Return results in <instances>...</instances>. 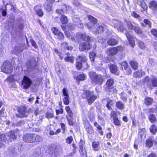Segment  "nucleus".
Returning <instances> with one entry per match:
<instances>
[{
    "label": "nucleus",
    "mask_w": 157,
    "mask_h": 157,
    "mask_svg": "<svg viewBox=\"0 0 157 157\" xmlns=\"http://www.w3.org/2000/svg\"><path fill=\"white\" fill-rule=\"evenodd\" d=\"M23 141L27 143L37 142L42 141V137L39 135L35 134H27L23 137Z\"/></svg>",
    "instance_id": "1"
},
{
    "label": "nucleus",
    "mask_w": 157,
    "mask_h": 157,
    "mask_svg": "<svg viewBox=\"0 0 157 157\" xmlns=\"http://www.w3.org/2000/svg\"><path fill=\"white\" fill-rule=\"evenodd\" d=\"M89 75L92 83L95 85H101L104 81L103 76L100 74H98L94 72H90Z\"/></svg>",
    "instance_id": "2"
},
{
    "label": "nucleus",
    "mask_w": 157,
    "mask_h": 157,
    "mask_svg": "<svg viewBox=\"0 0 157 157\" xmlns=\"http://www.w3.org/2000/svg\"><path fill=\"white\" fill-rule=\"evenodd\" d=\"M87 17L90 21L86 24L87 27L89 29L92 30L95 28V25L97 22L98 20L96 18L90 15H87Z\"/></svg>",
    "instance_id": "3"
},
{
    "label": "nucleus",
    "mask_w": 157,
    "mask_h": 157,
    "mask_svg": "<svg viewBox=\"0 0 157 157\" xmlns=\"http://www.w3.org/2000/svg\"><path fill=\"white\" fill-rule=\"evenodd\" d=\"M1 69L2 72L7 74L11 73L13 71L11 65L9 62L7 61L4 62Z\"/></svg>",
    "instance_id": "4"
},
{
    "label": "nucleus",
    "mask_w": 157,
    "mask_h": 157,
    "mask_svg": "<svg viewBox=\"0 0 157 157\" xmlns=\"http://www.w3.org/2000/svg\"><path fill=\"white\" fill-rule=\"evenodd\" d=\"M32 83L31 79L27 76H25L24 77L22 81L21 85L24 89H27L29 88Z\"/></svg>",
    "instance_id": "5"
},
{
    "label": "nucleus",
    "mask_w": 157,
    "mask_h": 157,
    "mask_svg": "<svg viewBox=\"0 0 157 157\" xmlns=\"http://www.w3.org/2000/svg\"><path fill=\"white\" fill-rule=\"evenodd\" d=\"M85 142L81 139L79 143V151L81 157H87L86 152V149L84 147Z\"/></svg>",
    "instance_id": "6"
},
{
    "label": "nucleus",
    "mask_w": 157,
    "mask_h": 157,
    "mask_svg": "<svg viewBox=\"0 0 157 157\" xmlns=\"http://www.w3.org/2000/svg\"><path fill=\"white\" fill-rule=\"evenodd\" d=\"M114 81V79L112 78H109L107 80L104 86V88L105 91L110 92V90L113 88Z\"/></svg>",
    "instance_id": "7"
},
{
    "label": "nucleus",
    "mask_w": 157,
    "mask_h": 157,
    "mask_svg": "<svg viewBox=\"0 0 157 157\" xmlns=\"http://www.w3.org/2000/svg\"><path fill=\"white\" fill-rule=\"evenodd\" d=\"M121 67L122 70L127 75H130L132 72L131 69L128 66V64L125 61H123L121 63Z\"/></svg>",
    "instance_id": "8"
},
{
    "label": "nucleus",
    "mask_w": 157,
    "mask_h": 157,
    "mask_svg": "<svg viewBox=\"0 0 157 157\" xmlns=\"http://www.w3.org/2000/svg\"><path fill=\"white\" fill-rule=\"evenodd\" d=\"M18 131L16 130L14 131H11L9 132L6 135L7 137L9 140V141L10 140V142L11 141L10 139H12L13 140H15L18 134Z\"/></svg>",
    "instance_id": "9"
},
{
    "label": "nucleus",
    "mask_w": 157,
    "mask_h": 157,
    "mask_svg": "<svg viewBox=\"0 0 157 157\" xmlns=\"http://www.w3.org/2000/svg\"><path fill=\"white\" fill-rule=\"evenodd\" d=\"M125 35L129 41L130 44L132 47H134L135 45V40L137 41V39L136 38H134L133 36L130 34L128 32H126Z\"/></svg>",
    "instance_id": "10"
},
{
    "label": "nucleus",
    "mask_w": 157,
    "mask_h": 157,
    "mask_svg": "<svg viewBox=\"0 0 157 157\" xmlns=\"http://www.w3.org/2000/svg\"><path fill=\"white\" fill-rule=\"evenodd\" d=\"M91 47V45L87 42H82L81 43L79 46V48L80 51H83L86 50H90Z\"/></svg>",
    "instance_id": "11"
},
{
    "label": "nucleus",
    "mask_w": 157,
    "mask_h": 157,
    "mask_svg": "<svg viewBox=\"0 0 157 157\" xmlns=\"http://www.w3.org/2000/svg\"><path fill=\"white\" fill-rule=\"evenodd\" d=\"M113 23L114 25V27L116 28L117 30L121 32L123 31L124 27L122 24L121 22L116 19H114L113 20Z\"/></svg>",
    "instance_id": "12"
},
{
    "label": "nucleus",
    "mask_w": 157,
    "mask_h": 157,
    "mask_svg": "<svg viewBox=\"0 0 157 157\" xmlns=\"http://www.w3.org/2000/svg\"><path fill=\"white\" fill-rule=\"evenodd\" d=\"M36 63L35 59L34 57L32 58L27 63V66L28 69L31 70H33L36 65Z\"/></svg>",
    "instance_id": "13"
},
{
    "label": "nucleus",
    "mask_w": 157,
    "mask_h": 157,
    "mask_svg": "<svg viewBox=\"0 0 157 157\" xmlns=\"http://www.w3.org/2000/svg\"><path fill=\"white\" fill-rule=\"evenodd\" d=\"M118 52L117 48L116 47H113L110 48H107L106 52L109 55L114 56Z\"/></svg>",
    "instance_id": "14"
},
{
    "label": "nucleus",
    "mask_w": 157,
    "mask_h": 157,
    "mask_svg": "<svg viewBox=\"0 0 157 157\" xmlns=\"http://www.w3.org/2000/svg\"><path fill=\"white\" fill-rule=\"evenodd\" d=\"M109 68L110 72L112 74H114L117 75L119 74L118 72V67L117 66L114 64H110L109 65Z\"/></svg>",
    "instance_id": "15"
},
{
    "label": "nucleus",
    "mask_w": 157,
    "mask_h": 157,
    "mask_svg": "<svg viewBox=\"0 0 157 157\" xmlns=\"http://www.w3.org/2000/svg\"><path fill=\"white\" fill-rule=\"evenodd\" d=\"M148 86L151 89L157 87V78L154 77L151 79V82L148 83Z\"/></svg>",
    "instance_id": "16"
},
{
    "label": "nucleus",
    "mask_w": 157,
    "mask_h": 157,
    "mask_svg": "<svg viewBox=\"0 0 157 157\" xmlns=\"http://www.w3.org/2000/svg\"><path fill=\"white\" fill-rule=\"evenodd\" d=\"M18 111L20 115H21V116L25 117L27 116L26 108L25 106H20L18 109Z\"/></svg>",
    "instance_id": "17"
},
{
    "label": "nucleus",
    "mask_w": 157,
    "mask_h": 157,
    "mask_svg": "<svg viewBox=\"0 0 157 157\" xmlns=\"http://www.w3.org/2000/svg\"><path fill=\"white\" fill-rule=\"evenodd\" d=\"M23 50V48L22 46H17L13 48L12 50V53L16 54L18 53L22 52Z\"/></svg>",
    "instance_id": "18"
},
{
    "label": "nucleus",
    "mask_w": 157,
    "mask_h": 157,
    "mask_svg": "<svg viewBox=\"0 0 157 157\" xmlns=\"http://www.w3.org/2000/svg\"><path fill=\"white\" fill-rule=\"evenodd\" d=\"M93 94V91L86 90L82 94V97L83 98H86L88 99Z\"/></svg>",
    "instance_id": "19"
},
{
    "label": "nucleus",
    "mask_w": 157,
    "mask_h": 157,
    "mask_svg": "<svg viewBox=\"0 0 157 157\" xmlns=\"http://www.w3.org/2000/svg\"><path fill=\"white\" fill-rule=\"evenodd\" d=\"M145 72L142 70H138L133 73V77L135 78H141L143 75H144Z\"/></svg>",
    "instance_id": "20"
},
{
    "label": "nucleus",
    "mask_w": 157,
    "mask_h": 157,
    "mask_svg": "<svg viewBox=\"0 0 157 157\" xmlns=\"http://www.w3.org/2000/svg\"><path fill=\"white\" fill-rule=\"evenodd\" d=\"M154 141L153 138L152 137H150L148 138L146 141V146L147 147L150 148L151 147L154 143Z\"/></svg>",
    "instance_id": "21"
},
{
    "label": "nucleus",
    "mask_w": 157,
    "mask_h": 157,
    "mask_svg": "<svg viewBox=\"0 0 157 157\" xmlns=\"http://www.w3.org/2000/svg\"><path fill=\"white\" fill-rule=\"evenodd\" d=\"M73 23L75 25L79 28H82L83 25L81 21L78 18H75L73 19Z\"/></svg>",
    "instance_id": "22"
},
{
    "label": "nucleus",
    "mask_w": 157,
    "mask_h": 157,
    "mask_svg": "<svg viewBox=\"0 0 157 157\" xmlns=\"http://www.w3.org/2000/svg\"><path fill=\"white\" fill-rule=\"evenodd\" d=\"M118 41L114 38L109 39L107 41V44L110 46H114L118 44Z\"/></svg>",
    "instance_id": "23"
},
{
    "label": "nucleus",
    "mask_w": 157,
    "mask_h": 157,
    "mask_svg": "<svg viewBox=\"0 0 157 157\" xmlns=\"http://www.w3.org/2000/svg\"><path fill=\"white\" fill-rule=\"evenodd\" d=\"M141 25L142 26L148 27L149 28L151 27V23L150 21L147 19H144L143 22L141 23Z\"/></svg>",
    "instance_id": "24"
},
{
    "label": "nucleus",
    "mask_w": 157,
    "mask_h": 157,
    "mask_svg": "<svg viewBox=\"0 0 157 157\" xmlns=\"http://www.w3.org/2000/svg\"><path fill=\"white\" fill-rule=\"evenodd\" d=\"M0 141L5 142L6 144L9 143V140L7 137L6 135H0Z\"/></svg>",
    "instance_id": "25"
},
{
    "label": "nucleus",
    "mask_w": 157,
    "mask_h": 157,
    "mask_svg": "<svg viewBox=\"0 0 157 157\" xmlns=\"http://www.w3.org/2000/svg\"><path fill=\"white\" fill-rule=\"evenodd\" d=\"M105 27L102 25H99L96 29L95 31H94L95 32L94 33L98 34L100 33H101L104 31Z\"/></svg>",
    "instance_id": "26"
},
{
    "label": "nucleus",
    "mask_w": 157,
    "mask_h": 157,
    "mask_svg": "<svg viewBox=\"0 0 157 157\" xmlns=\"http://www.w3.org/2000/svg\"><path fill=\"white\" fill-rule=\"evenodd\" d=\"M66 55H67V56L65 58V60L67 62H70L71 63H73L74 62V57L73 56L70 57V54L68 52L66 53Z\"/></svg>",
    "instance_id": "27"
},
{
    "label": "nucleus",
    "mask_w": 157,
    "mask_h": 157,
    "mask_svg": "<svg viewBox=\"0 0 157 157\" xmlns=\"http://www.w3.org/2000/svg\"><path fill=\"white\" fill-rule=\"evenodd\" d=\"M61 48L63 51H64V49H67V50H71L72 48L71 47H69L68 44L66 42L63 43L61 44Z\"/></svg>",
    "instance_id": "28"
},
{
    "label": "nucleus",
    "mask_w": 157,
    "mask_h": 157,
    "mask_svg": "<svg viewBox=\"0 0 157 157\" xmlns=\"http://www.w3.org/2000/svg\"><path fill=\"white\" fill-rule=\"evenodd\" d=\"M149 7L151 9H157V2L155 1L151 2L149 4Z\"/></svg>",
    "instance_id": "29"
},
{
    "label": "nucleus",
    "mask_w": 157,
    "mask_h": 157,
    "mask_svg": "<svg viewBox=\"0 0 157 157\" xmlns=\"http://www.w3.org/2000/svg\"><path fill=\"white\" fill-rule=\"evenodd\" d=\"M129 63L133 69L134 70L137 69L138 65L136 61L132 60Z\"/></svg>",
    "instance_id": "30"
},
{
    "label": "nucleus",
    "mask_w": 157,
    "mask_h": 157,
    "mask_svg": "<svg viewBox=\"0 0 157 157\" xmlns=\"http://www.w3.org/2000/svg\"><path fill=\"white\" fill-rule=\"evenodd\" d=\"M153 98L149 97L146 98L144 100V103L147 105H151L153 102Z\"/></svg>",
    "instance_id": "31"
},
{
    "label": "nucleus",
    "mask_w": 157,
    "mask_h": 157,
    "mask_svg": "<svg viewBox=\"0 0 157 157\" xmlns=\"http://www.w3.org/2000/svg\"><path fill=\"white\" fill-rule=\"evenodd\" d=\"M86 75L84 74L83 73L78 75L76 77V79L78 81H79L80 80H84L86 79Z\"/></svg>",
    "instance_id": "32"
},
{
    "label": "nucleus",
    "mask_w": 157,
    "mask_h": 157,
    "mask_svg": "<svg viewBox=\"0 0 157 157\" xmlns=\"http://www.w3.org/2000/svg\"><path fill=\"white\" fill-rule=\"evenodd\" d=\"M97 98V96L93 94L87 99V101L88 102V104L89 105H91V104L94 102Z\"/></svg>",
    "instance_id": "33"
},
{
    "label": "nucleus",
    "mask_w": 157,
    "mask_h": 157,
    "mask_svg": "<svg viewBox=\"0 0 157 157\" xmlns=\"http://www.w3.org/2000/svg\"><path fill=\"white\" fill-rule=\"evenodd\" d=\"M80 37L81 39L85 41H88L90 40V37L85 33L81 34Z\"/></svg>",
    "instance_id": "34"
},
{
    "label": "nucleus",
    "mask_w": 157,
    "mask_h": 157,
    "mask_svg": "<svg viewBox=\"0 0 157 157\" xmlns=\"http://www.w3.org/2000/svg\"><path fill=\"white\" fill-rule=\"evenodd\" d=\"M137 42L138 45L140 48L142 49H145L146 48V47L145 44L143 42L138 39H137Z\"/></svg>",
    "instance_id": "35"
},
{
    "label": "nucleus",
    "mask_w": 157,
    "mask_h": 157,
    "mask_svg": "<svg viewBox=\"0 0 157 157\" xmlns=\"http://www.w3.org/2000/svg\"><path fill=\"white\" fill-rule=\"evenodd\" d=\"M92 146L94 150L98 151L100 149L99 143L98 142H93L92 143Z\"/></svg>",
    "instance_id": "36"
},
{
    "label": "nucleus",
    "mask_w": 157,
    "mask_h": 157,
    "mask_svg": "<svg viewBox=\"0 0 157 157\" xmlns=\"http://www.w3.org/2000/svg\"><path fill=\"white\" fill-rule=\"evenodd\" d=\"M44 8L46 10H52V5L49 2H47L44 4Z\"/></svg>",
    "instance_id": "37"
},
{
    "label": "nucleus",
    "mask_w": 157,
    "mask_h": 157,
    "mask_svg": "<svg viewBox=\"0 0 157 157\" xmlns=\"http://www.w3.org/2000/svg\"><path fill=\"white\" fill-rule=\"evenodd\" d=\"M60 19L61 22L63 24H66L68 21L67 17L64 15H62L60 17Z\"/></svg>",
    "instance_id": "38"
},
{
    "label": "nucleus",
    "mask_w": 157,
    "mask_h": 157,
    "mask_svg": "<svg viewBox=\"0 0 157 157\" xmlns=\"http://www.w3.org/2000/svg\"><path fill=\"white\" fill-rule=\"evenodd\" d=\"M150 132L151 133L154 134L157 132V126L155 124L152 125L150 128Z\"/></svg>",
    "instance_id": "39"
},
{
    "label": "nucleus",
    "mask_w": 157,
    "mask_h": 157,
    "mask_svg": "<svg viewBox=\"0 0 157 157\" xmlns=\"http://www.w3.org/2000/svg\"><path fill=\"white\" fill-rule=\"evenodd\" d=\"M117 107L119 109H122L124 108V104L121 101H118L116 104Z\"/></svg>",
    "instance_id": "40"
},
{
    "label": "nucleus",
    "mask_w": 157,
    "mask_h": 157,
    "mask_svg": "<svg viewBox=\"0 0 157 157\" xmlns=\"http://www.w3.org/2000/svg\"><path fill=\"white\" fill-rule=\"evenodd\" d=\"M65 109L69 117H72L73 115V113L70 107L69 106H66Z\"/></svg>",
    "instance_id": "41"
},
{
    "label": "nucleus",
    "mask_w": 157,
    "mask_h": 157,
    "mask_svg": "<svg viewBox=\"0 0 157 157\" xmlns=\"http://www.w3.org/2000/svg\"><path fill=\"white\" fill-rule=\"evenodd\" d=\"M133 29L134 31L137 33L138 34H141L142 33V31L140 28L138 26H134Z\"/></svg>",
    "instance_id": "42"
},
{
    "label": "nucleus",
    "mask_w": 157,
    "mask_h": 157,
    "mask_svg": "<svg viewBox=\"0 0 157 157\" xmlns=\"http://www.w3.org/2000/svg\"><path fill=\"white\" fill-rule=\"evenodd\" d=\"M148 118L150 121L152 123L154 122L156 120L155 116L153 114L149 115Z\"/></svg>",
    "instance_id": "43"
},
{
    "label": "nucleus",
    "mask_w": 157,
    "mask_h": 157,
    "mask_svg": "<svg viewBox=\"0 0 157 157\" xmlns=\"http://www.w3.org/2000/svg\"><path fill=\"white\" fill-rule=\"evenodd\" d=\"M41 154L40 148H38L37 151H35L33 154V157H39V155Z\"/></svg>",
    "instance_id": "44"
},
{
    "label": "nucleus",
    "mask_w": 157,
    "mask_h": 157,
    "mask_svg": "<svg viewBox=\"0 0 157 157\" xmlns=\"http://www.w3.org/2000/svg\"><path fill=\"white\" fill-rule=\"evenodd\" d=\"M113 104V101L112 100H109L108 102L106 104V107L109 110H111L112 108L111 106H112Z\"/></svg>",
    "instance_id": "45"
},
{
    "label": "nucleus",
    "mask_w": 157,
    "mask_h": 157,
    "mask_svg": "<svg viewBox=\"0 0 157 157\" xmlns=\"http://www.w3.org/2000/svg\"><path fill=\"white\" fill-rule=\"evenodd\" d=\"M96 56V54L93 52H90L89 55V57L91 62L94 61V59Z\"/></svg>",
    "instance_id": "46"
},
{
    "label": "nucleus",
    "mask_w": 157,
    "mask_h": 157,
    "mask_svg": "<svg viewBox=\"0 0 157 157\" xmlns=\"http://www.w3.org/2000/svg\"><path fill=\"white\" fill-rule=\"evenodd\" d=\"M113 123L115 125H116L119 126L120 125V121L118 120V118L116 116L113 117Z\"/></svg>",
    "instance_id": "47"
},
{
    "label": "nucleus",
    "mask_w": 157,
    "mask_h": 157,
    "mask_svg": "<svg viewBox=\"0 0 157 157\" xmlns=\"http://www.w3.org/2000/svg\"><path fill=\"white\" fill-rule=\"evenodd\" d=\"M78 59L83 62H85L86 61V58L85 56L81 55L78 57Z\"/></svg>",
    "instance_id": "48"
},
{
    "label": "nucleus",
    "mask_w": 157,
    "mask_h": 157,
    "mask_svg": "<svg viewBox=\"0 0 157 157\" xmlns=\"http://www.w3.org/2000/svg\"><path fill=\"white\" fill-rule=\"evenodd\" d=\"M127 26L128 29L130 30H133L134 29V26L132 25L130 21H128L127 22Z\"/></svg>",
    "instance_id": "49"
},
{
    "label": "nucleus",
    "mask_w": 157,
    "mask_h": 157,
    "mask_svg": "<svg viewBox=\"0 0 157 157\" xmlns=\"http://www.w3.org/2000/svg\"><path fill=\"white\" fill-rule=\"evenodd\" d=\"M63 102L65 105H68L69 103V97H65L63 99Z\"/></svg>",
    "instance_id": "50"
},
{
    "label": "nucleus",
    "mask_w": 157,
    "mask_h": 157,
    "mask_svg": "<svg viewBox=\"0 0 157 157\" xmlns=\"http://www.w3.org/2000/svg\"><path fill=\"white\" fill-rule=\"evenodd\" d=\"M62 9H61V10H69L71 9V7L69 5H67L66 4H63L62 6Z\"/></svg>",
    "instance_id": "51"
},
{
    "label": "nucleus",
    "mask_w": 157,
    "mask_h": 157,
    "mask_svg": "<svg viewBox=\"0 0 157 157\" xmlns=\"http://www.w3.org/2000/svg\"><path fill=\"white\" fill-rule=\"evenodd\" d=\"M82 66V63L81 62L78 61L76 63V67L78 70H80Z\"/></svg>",
    "instance_id": "52"
},
{
    "label": "nucleus",
    "mask_w": 157,
    "mask_h": 157,
    "mask_svg": "<svg viewBox=\"0 0 157 157\" xmlns=\"http://www.w3.org/2000/svg\"><path fill=\"white\" fill-rule=\"evenodd\" d=\"M87 132L90 134H92L94 132L93 128L91 127L87 128L86 129Z\"/></svg>",
    "instance_id": "53"
},
{
    "label": "nucleus",
    "mask_w": 157,
    "mask_h": 157,
    "mask_svg": "<svg viewBox=\"0 0 157 157\" xmlns=\"http://www.w3.org/2000/svg\"><path fill=\"white\" fill-rule=\"evenodd\" d=\"M63 93L65 97H69V94L66 88H64L63 90Z\"/></svg>",
    "instance_id": "54"
},
{
    "label": "nucleus",
    "mask_w": 157,
    "mask_h": 157,
    "mask_svg": "<svg viewBox=\"0 0 157 157\" xmlns=\"http://www.w3.org/2000/svg\"><path fill=\"white\" fill-rule=\"evenodd\" d=\"M73 140V138L72 136H70L69 137H67L66 139V142L67 143H68L70 144L71 143L72 141Z\"/></svg>",
    "instance_id": "55"
},
{
    "label": "nucleus",
    "mask_w": 157,
    "mask_h": 157,
    "mask_svg": "<svg viewBox=\"0 0 157 157\" xmlns=\"http://www.w3.org/2000/svg\"><path fill=\"white\" fill-rule=\"evenodd\" d=\"M58 34L56 35L57 36L58 39H62L64 38V36L62 33L60 32L58 33Z\"/></svg>",
    "instance_id": "56"
},
{
    "label": "nucleus",
    "mask_w": 157,
    "mask_h": 157,
    "mask_svg": "<svg viewBox=\"0 0 157 157\" xmlns=\"http://www.w3.org/2000/svg\"><path fill=\"white\" fill-rule=\"evenodd\" d=\"M25 123V121L24 120H21L17 122V125L18 126H23Z\"/></svg>",
    "instance_id": "57"
},
{
    "label": "nucleus",
    "mask_w": 157,
    "mask_h": 157,
    "mask_svg": "<svg viewBox=\"0 0 157 157\" xmlns=\"http://www.w3.org/2000/svg\"><path fill=\"white\" fill-rule=\"evenodd\" d=\"M52 30L54 35H56L59 32V31L56 28L53 27L52 29Z\"/></svg>",
    "instance_id": "58"
},
{
    "label": "nucleus",
    "mask_w": 157,
    "mask_h": 157,
    "mask_svg": "<svg viewBox=\"0 0 157 157\" xmlns=\"http://www.w3.org/2000/svg\"><path fill=\"white\" fill-rule=\"evenodd\" d=\"M67 26L69 30H73L75 29V26L70 23L68 24Z\"/></svg>",
    "instance_id": "59"
},
{
    "label": "nucleus",
    "mask_w": 157,
    "mask_h": 157,
    "mask_svg": "<svg viewBox=\"0 0 157 157\" xmlns=\"http://www.w3.org/2000/svg\"><path fill=\"white\" fill-rule=\"evenodd\" d=\"M46 117L48 118H52L53 116V114L52 113L47 112L46 114Z\"/></svg>",
    "instance_id": "60"
},
{
    "label": "nucleus",
    "mask_w": 157,
    "mask_h": 157,
    "mask_svg": "<svg viewBox=\"0 0 157 157\" xmlns=\"http://www.w3.org/2000/svg\"><path fill=\"white\" fill-rule=\"evenodd\" d=\"M70 117L69 118L68 117H67V119L68 123L71 126L73 125V123L72 121V119Z\"/></svg>",
    "instance_id": "61"
},
{
    "label": "nucleus",
    "mask_w": 157,
    "mask_h": 157,
    "mask_svg": "<svg viewBox=\"0 0 157 157\" xmlns=\"http://www.w3.org/2000/svg\"><path fill=\"white\" fill-rule=\"evenodd\" d=\"M126 94H125L124 93H121V98L123 101H126L127 100V98L126 96Z\"/></svg>",
    "instance_id": "62"
},
{
    "label": "nucleus",
    "mask_w": 157,
    "mask_h": 157,
    "mask_svg": "<svg viewBox=\"0 0 157 157\" xmlns=\"http://www.w3.org/2000/svg\"><path fill=\"white\" fill-rule=\"evenodd\" d=\"M94 124L98 130H102V128L101 127L97 122H94Z\"/></svg>",
    "instance_id": "63"
},
{
    "label": "nucleus",
    "mask_w": 157,
    "mask_h": 157,
    "mask_svg": "<svg viewBox=\"0 0 157 157\" xmlns=\"http://www.w3.org/2000/svg\"><path fill=\"white\" fill-rule=\"evenodd\" d=\"M147 157H157V155L155 153L152 152L148 155Z\"/></svg>",
    "instance_id": "64"
}]
</instances>
